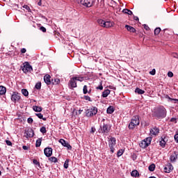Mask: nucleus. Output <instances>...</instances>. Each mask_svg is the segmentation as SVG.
Masks as SVG:
<instances>
[{
	"mask_svg": "<svg viewBox=\"0 0 178 178\" xmlns=\"http://www.w3.org/2000/svg\"><path fill=\"white\" fill-rule=\"evenodd\" d=\"M70 88H76L77 87V80L74 76L70 79L69 82Z\"/></svg>",
	"mask_w": 178,
	"mask_h": 178,
	"instance_id": "9",
	"label": "nucleus"
},
{
	"mask_svg": "<svg viewBox=\"0 0 178 178\" xmlns=\"http://www.w3.org/2000/svg\"><path fill=\"white\" fill-rule=\"evenodd\" d=\"M40 30H41V31H42V33H47V29H45V27H44V26H41L40 28Z\"/></svg>",
	"mask_w": 178,
	"mask_h": 178,
	"instance_id": "49",
	"label": "nucleus"
},
{
	"mask_svg": "<svg viewBox=\"0 0 178 178\" xmlns=\"http://www.w3.org/2000/svg\"><path fill=\"white\" fill-rule=\"evenodd\" d=\"M140 124V116L135 115L134 116L131 122L128 126L129 130H134L135 127L136 126H138Z\"/></svg>",
	"mask_w": 178,
	"mask_h": 178,
	"instance_id": "2",
	"label": "nucleus"
},
{
	"mask_svg": "<svg viewBox=\"0 0 178 178\" xmlns=\"http://www.w3.org/2000/svg\"><path fill=\"white\" fill-rule=\"evenodd\" d=\"M123 149H120L117 153L118 156H122L123 155Z\"/></svg>",
	"mask_w": 178,
	"mask_h": 178,
	"instance_id": "46",
	"label": "nucleus"
},
{
	"mask_svg": "<svg viewBox=\"0 0 178 178\" xmlns=\"http://www.w3.org/2000/svg\"><path fill=\"white\" fill-rule=\"evenodd\" d=\"M122 13H124L125 15H129V16H131L133 15V12L129 9H124L122 10Z\"/></svg>",
	"mask_w": 178,
	"mask_h": 178,
	"instance_id": "24",
	"label": "nucleus"
},
{
	"mask_svg": "<svg viewBox=\"0 0 178 178\" xmlns=\"http://www.w3.org/2000/svg\"><path fill=\"white\" fill-rule=\"evenodd\" d=\"M143 140L145 141V143H147L149 145H151V141H152V138L148 137V138H146Z\"/></svg>",
	"mask_w": 178,
	"mask_h": 178,
	"instance_id": "34",
	"label": "nucleus"
},
{
	"mask_svg": "<svg viewBox=\"0 0 178 178\" xmlns=\"http://www.w3.org/2000/svg\"><path fill=\"white\" fill-rule=\"evenodd\" d=\"M143 27H144L145 30H147V31H148V30H149V26H148V25H147V24H144Z\"/></svg>",
	"mask_w": 178,
	"mask_h": 178,
	"instance_id": "51",
	"label": "nucleus"
},
{
	"mask_svg": "<svg viewBox=\"0 0 178 178\" xmlns=\"http://www.w3.org/2000/svg\"><path fill=\"white\" fill-rule=\"evenodd\" d=\"M153 118L163 119L166 118V108L163 106L156 107L152 113Z\"/></svg>",
	"mask_w": 178,
	"mask_h": 178,
	"instance_id": "1",
	"label": "nucleus"
},
{
	"mask_svg": "<svg viewBox=\"0 0 178 178\" xmlns=\"http://www.w3.org/2000/svg\"><path fill=\"white\" fill-rule=\"evenodd\" d=\"M33 162L34 165H36V166L41 169V165L40 164V161H38L37 159H33Z\"/></svg>",
	"mask_w": 178,
	"mask_h": 178,
	"instance_id": "36",
	"label": "nucleus"
},
{
	"mask_svg": "<svg viewBox=\"0 0 178 178\" xmlns=\"http://www.w3.org/2000/svg\"><path fill=\"white\" fill-rule=\"evenodd\" d=\"M107 113H108L109 115H112V113L113 112H115V108H113V106H110L106 111Z\"/></svg>",
	"mask_w": 178,
	"mask_h": 178,
	"instance_id": "22",
	"label": "nucleus"
},
{
	"mask_svg": "<svg viewBox=\"0 0 178 178\" xmlns=\"http://www.w3.org/2000/svg\"><path fill=\"white\" fill-rule=\"evenodd\" d=\"M83 99H86V101H89V102H92V100L91 99V97H90V96H83Z\"/></svg>",
	"mask_w": 178,
	"mask_h": 178,
	"instance_id": "43",
	"label": "nucleus"
},
{
	"mask_svg": "<svg viewBox=\"0 0 178 178\" xmlns=\"http://www.w3.org/2000/svg\"><path fill=\"white\" fill-rule=\"evenodd\" d=\"M60 83V80L58 78L51 79V83L52 84H59Z\"/></svg>",
	"mask_w": 178,
	"mask_h": 178,
	"instance_id": "30",
	"label": "nucleus"
},
{
	"mask_svg": "<svg viewBox=\"0 0 178 178\" xmlns=\"http://www.w3.org/2000/svg\"><path fill=\"white\" fill-rule=\"evenodd\" d=\"M33 110L35 112H42V107L38 106H33Z\"/></svg>",
	"mask_w": 178,
	"mask_h": 178,
	"instance_id": "21",
	"label": "nucleus"
},
{
	"mask_svg": "<svg viewBox=\"0 0 178 178\" xmlns=\"http://www.w3.org/2000/svg\"><path fill=\"white\" fill-rule=\"evenodd\" d=\"M161 140H163L164 141V143H168V141L169 140V137L163 136H161Z\"/></svg>",
	"mask_w": 178,
	"mask_h": 178,
	"instance_id": "40",
	"label": "nucleus"
},
{
	"mask_svg": "<svg viewBox=\"0 0 178 178\" xmlns=\"http://www.w3.org/2000/svg\"><path fill=\"white\" fill-rule=\"evenodd\" d=\"M96 90H104V86H102V81L100 82V85L96 88Z\"/></svg>",
	"mask_w": 178,
	"mask_h": 178,
	"instance_id": "47",
	"label": "nucleus"
},
{
	"mask_svg": "<svg viewBox=\"0 0 178 178\" xmlns=\"http://www.w3.org/2000/svg\"><path fill=\"white\" fill-rule=\"evenodd\" d=\"M81 3L86 8H91L95 3V0H81Z\"/></svg>",
	"mask_w": 178,
	"mask_h": 178,
	"instance_id": "6",
	"label": "nucleus"
},
{
	"mask_svg": "<svg viewBox=\"0 0 178 178\" xmlns=\"http://www.w3.org/2000/svg\"><path fill=\"white\" fill-rule=\"evenodd\" d=\"M159 145L160 147H162V148H165V146L166 145V142L165 140H163V139H161L159 141Z\"/></svg>",
	"mask_w": 178,
	"mask_h": 178,
	"instance_id": "31",
	"label": "nucleus"
},
{
	"mask_svg": "<svg viewBox=\"0 0 178 178\" xmlns=\"http://www.w3.org/2000/svg\"><path fill=\"white\" fill-rule=\"evenodd\" d=\"M22 8H24V9H26V10H28V12H31V10L30 9V6L27 5H24Z\"/></svg>",
	"mask_w": 178,
	"mask_h": 178,
	"instance_id": "45",
	"label": "nucleus"
},
{
	"mask_svg": "<svg viewBox=\"0 0 178 178\" xmlns=\"http://www.w3.org/2000/svg\"><path fill=\"white\" fill-rule=\"evenodd\" d=\"M165 173H170L173 170V165L171 163H168L163 168Z\"/></svg>",
	"mask_w": 178,
	"mask_h": 178,
	"instance_id": "13",
	"label": "nucleus"
},
{
	"mask_svg": "<svg viewBox=\"0 0 178 178\" xmlns=\"http://www.w3.org/2000/svg\"><path fill=\"white\" fill-rule=\"evenodd\" d=\"M6 94V88L3 86H0V95H5Z\"/></svg>",
	"mask_w": 178,
	"mask_h": 178,
	"instance_id": "19",
	"label": "nucleus"
},
{
	"mask_svg": "<svg viewBox=\"0 0 178 178\" xmlns=\"http://www.w3.org/2000/svg\"><path fill=\"white\" fill-rule=\"evenodd\" d=\"M35 115L38 116L39 119H42V120L44 121L47 120V118H44V115L41 113H35Z\"/></svg>",
	"mask_w": 178,
	"mask_h": 178,
	"instance_id": "29",
	"label": "nucleus"
},
{
	"mask_svg": "<svg viewBox=\"0 0 178 178\" xmlns=\"http://www.w3.org/2000/svg\"><path fill=\"white\" fill-rule=\"evenodd\" d=\"M133 161H136L137 159V155L136 154H132Z\"/></svg>",
	"mask_w": 178,
	"mask_h": 178,
	"instance_id": "55",
	"label": "nucleus"
},
{
	"mask_svg": "<svg viewBox=\"0 0 178 178\" xmlns=\"http://www.w3.org/2000/svg\"><path fill=\"white\" fill-rule=\"evenodd\" d=\"M40 131V133H42V134H45V133H47V128L45 127H42Z\"/></svg>",
	"mask_w": 178,
	"mask_h": 178,
	"instance_id": "39",
	"label": "nucleus"
},
{
	"mask_svg": "<svg viewBox=\"0 0 178 178\" xmlns=\"http://www.w3.org/2000/svg\"><path fill=\"white\" fill-rule=\"evenodd\" d=\"M76 81H83L84 80V77L83 76H74Z\"/></svg>",
	"mask_w": 178,
	"mask_h": 178,
	"instance_id": "42",
	"label": "nucleus"
},
{
	"mask_svg": "<svg viewBox=\"0 0 178 178\" xmlns=\"http://www.w3.org/2000/svg\"><path fill=\"white\" fill-rule=\"evenodd\" d=\"M20 93L17 92H14L11 96V100L15 103L19 102V101H20Z\"/></svg>",
	"mask_w": 178,
	"mask_h": 178,
	"instance_id": "8",
	"label": "nucleus"
},
{
	"mask_svg": "<svg viewBox=\"0 0 178 178\" xmlns=\"http://www.w3.org/2000/svg\"><path fill=\"white\" fill-rule=\"evenodd\" d=\"M149 170L150 172H154V170H155V164H151L149 166Z\"/></svg>",
	"mask_w": 178,
	"mask_h": 178,
	"instance_id": "37",
	"label": "nucleus"
},
{
	"mask_svg": "<svg viewBox=\"0 0 178 178\" xmlns=\"http://www.w3.org/2000/svg\"><path fill=\"white\" fill-rule=\"evenodd\" d=\"M22 94H23L24 97H29V91L27 90V89H22Z\"/></svg>",
	"mask_w": 178,
	"mask_h": 178,
	"instance_id": "33",
	"label": "nucleus"
},
{
	"mask_svg": "<svg viewBox=\"0 0 178 178\" xmlns=\"http://www.w3.org/2000/svg\"><path fill=\"white\" fill-rule=\"evenodd\" d=\"M88 94H91V89H90L89 91H88Z\"/></svg>",
	"mask_w": 178,
	"mask_h": 178,
	"instance_id": "63",
	"label": "nucleus"
},
{
	"mask_svg": "<svg viewBox=\"0 0 178 178\" xmlns=\"http://www.w3.org/2000/svg\"><path fill=\"white\" fill-rule=\"evenodd\" d=\"M113 26V24L109 21L104 22V27H106V29H109V27H112Z\"/></svg>",
	"mask_w": 178,
	"mask_h": 178,
	"instance_id": "25",
	"label": "nucleus"
},
{
	"mask_svg": "<svg viewBox=\"0 0 178 178\" xmlns=\"http://www.w3.org/2000/svg\"><path fill=\"white\" fill-rule=\"evenodd\" d=\"M49 161H50V162H54V163H56V162H58V159L55 156H52L49 158Z\"/></svg>",
	"mask_w": 178,
	"mask_h": 178,
	"instance_id": "32",
	"label": "nucleus"
},
{
	"mask_svg": "<svg viewBox=\"0 0 178 178\" xmlns=\"http://www.w3.org/2000/svg\"><path fill=\"white\" fill-rule=\"evenodd\" d=\"M27 52V50L25 48L21 49V54H26Z\"/></svg>",
	"mask_w": 178,
	"mask_h": 178,
	"instance_id": "54",
	"label": "nucleus"
},
{
	"mask_svg": "<svg viewBox=\"0 0 178 178\" xmlns=\"http://www.w3.org/2000/svg\"><path fill=\"white\" fill-rule=\"evenodd\" d=\"M95 131H96L95 127H92L91 128L90 133H95Z\"/></svg>",
	"mask_w": 178,
	"mask_h": 178,
	"instance_id": "58",
	"label": "nucleus"
},
{
	"mask_svg": "<svg viewBox=\"0 0 178 178\" xmlns=\"http://www.w3.org/2000/svg\"><path fill=\"white\" fill-rule=\"evenodd\" d=\"M97 23L102 27H104V26L105 25V21L102 19H97Z\"/></svg>",
	"mask_w": 178,
	"mask_h": 178,
	"instance_id": "27",
	"label": "nucleus"
},
{
	"mask_svg": "<svg viewBox=\"0 0 178 178\" xmlns=\"http://www.w3.org/2000/svg\"><path fill=\"white\" fill-rule=\"evenodd\" d=\"M7 145L12 146V142L10 140H6Z\"/></svg>",
	"mask_w": 178,
	"mask_h": 178,
	"instance_id": "52",
	"label": "nucleus"
},
{
	"mask_svg": "<svg viewBox=\"0 0 178 178\" xmlns=\"http://www.w3.org/2000/svg\"><path fill=\"white\" fill-rule=\"evenodd\" d=\"M131 175L132 177H138V176H140V173L136 170H134L131 172Z\"/></svg>",
	"mask_w": 178,
	"mask_h": 178,
	"instance_id": "23",
	"label": "nucleus"
},
{
	"mask_svg": "<svg viewBox=\"0 0 178 178\" xmlns=\"http://www.w3.org/2000/svg\"><path fill=\"white\" fill-rule=\"evenodd\" d=\"M35 88H36V90H41V82L37 83L35 86Z\"/></svg>",
	"mask_w": 178,
	"mask_h": 178,
	"instance_id": "41",
	"label": "nucleus"
},
{
	"mask_svg": "<svg viewBox=\"0 0 178 178\" xmlns=\"http://www.w3.org/2000/svg\"><path fill=\"white\" fill-rule=\"evenodd\" d=\"M149 73L152 74V76H154L155 73H156V71L155 69H153Z\"/></svg>",
	"mask_w": 178,
	"mask_h": 178,
	"instance_id": "50",
	"label": "nucleus"
},
{
	"mask_svg": "<svg viewBox=\"0 0 178 178\" xmlns=\"http://www.w3.org/2000/svg\"><path fill=\"white\" fill-rule=\"evenodd\" d=\"M58 142L62 145L63 147H66L67 149H72V145H70L69 143L66 142L65 139L61 138L58 140Z\"/></svg>",
	"mask_w": 178,
	"mask_h": 178,
	"instance_id": "11",
	"label": "nucleus"
},
{
	"mask_svg": "<svg viewBox=\"0 0 178 178\" xmlns=\"http://www.w3.org/2000/svg\"><path fill=\"white\" fill-rule=\"evenodd\" d=\"M27 122H28V123H29V124H32L33 122V118H29L27 120Z\"/></svg>",
	"mask_w": 178,
	"mask_h": 178,
	"instance_id": "48",
	"label": "nucleus"
},
{
	"mask_svg": "<svg viewBox=\"0 0 178 178\" xmlns=\"http://www.w3.org/2000/svg\"><path fill=\"white\" fill-rule=\"evenodd\" d=\"M42 142V138H38L36 140L35 147L38 148V147H41V143Z\"/></svg>",
	"mask_w": 178,
	"mask_h": 178,
	"instance_id": "28",
	"label": "nucleus"
},
{
	"mask_svg": "<svg viewBox=\"0 0 178 178\" xmlns=\"http://www.w3.org/2000/svg\"><path fill=\"white\" fill-rule=\"evenodd\" d=\"M52 148L51 147H45L44 149V154L45 156L49 158V156H52Z\"/></svg>",
	"mask_w": 178,
	"mask_h": 178,
	"instance_id": "12",
	"label": "nucleus"
},
{
	"mask_svg": "<svg viewBox=\"0 0 178 178\" xmlns=\"http://www.w3.org/2000/svg\"><path fill=\"white\" fill-rule=\"evenodd\" d=\"M168 77H173V72H168Z\"/></svg>",
	"mask_w": 178,
	"mask_h": 178,
	"instance_id": "56",
	"label": "nucleus"
},
{
	"mask_svg": "<svg viewBox=\"0 0 178 178\" xmlns=\"http://www.w3.org/2000/svg\"><path fill=\"white\" fill-rule=\"evenodd\" d=\"M109 94H111V90H104V92H102V97L103 98H106V97H108Z\"/></svg>",
	"mask_w": 178,
	"mask_h": 178,
	"instance_id": "18",
	"label": "nucleus"
},
{
	"mask_svg": "<svg viewBox=\"0 0 178 178\" xmlns=\"http://www.w3.org/2000/svg\"><path fill=\"white\" fill-rule=\"evenodd\" d=\"M116 145V138L111 137L108 141V147L111 149V152L113 154L115 152V146Z\"/></svg>",
	"mask_w": 178,
	"mask_h": 178,
	"instance_id": "5",
	"label": "nucleus"
},
{
	"mask_svg": "<svg viewBox=\"0 0 178 178\" xmlns=\"http://www.w3.org/2000/svg\"><path fill=\"white\" fill-rule=\"evenodd\" d=\"M69 168V159H67L64 163V168L67 169Z\"/></svg>",
	"mask_w": 178,
	"mask_h": 178,
	"instance_id": "44",
	"label": "nucleus"
},
{
	"mask_svg": "<svg viewBox=\"0 0 178 178\" xmlns=\"http://www.w3.org/2000/svg\"><path fill=\"white\" fill-rule=\"evenodd\" d=\"M21 69L24 73H29V72H33V67L28 62L25 63V65L23 67H21Z\"/></svg>",
	"mask_w": 178,
	"mask_h": 178,
	"instance_id": "7",
	"label": "nucleus"
},
{
	"mask_svg": "<svg viewBox=\"0 0 178 178\" xmlns=\"http://www.w3.org/2000/svg\"><path fill=\"white\" fill-rule=\"evenodd\" d=\"M83 94H88V87L87 86V85H85L83 86Z\"/></svg>",
	"mask_w": 178,
	"mask_h": 178,
	"instance_id": "38",
	"label": "nucleus"
},
{
	"mask_svg": "<svg viewBox=\"0 0 178 178\" xmlns=\"http://www.w3.org/2000/svg\"><path fill=\"white\" fill-rule=\"evenodd\" d=\"M170 122H172L174 123H177V119L175 118H171Z\"/></svg>",
	"mask_w": 178,
	"mask_h": 178,
	"instance_id": "53",
	"label": "nucleus"
},
{
	"mask_svg": "<svg viewBox=\"0 0 178 178\" xmlns=\"http://www.w3.org/2000/svg\"><path fill=\"white\" fill-rule=\"evenodd\" d=\"M82 112H83V110H79V115H81V113H82Z\"/></svg>",
	"mask_w": 178,
	"mask_h": 178,
	"instance_id": "62",
	"label": "nucleus"
},
{
	"mask_svg": "<svg viewBox=\"0 0 178 178\" xmlns=\"http://www.w3.org/2000/svg\"><path fill=\"white\" fill-rule=\"evenodd\" d=\"M149 178H156V177H149Z\"/></svg>",
	"mask_w": 178,
	"mask_h": 178,
	"instance_id": "64",
	"label": "nucleus"
},
{
	"mask_svg": "<svg viewBox=\"0 0 178 178\" xmlns=\"http://www.w3.org/2000/svg\"><path fill=\"white\" fill-rule=\"evenodd\" d=\"M38 5L39 6H41V5H42L41 0H40V1L38 3Z\"/></svg>",
	"mask_w": 178,
	"mask_h": 178,
	"instance_id": "61",
	"label": "nucleus"
},
{
	"mask_svg": "<svg viewBox=\"0 0 178 178\" xmlns=\"http://www.w3.org/2000/svg\"><path fill=\"white\" fill-rule=\"evenodd\" d=\"M135 92H137L140 95H142V94H145V91L143 90L142 89H140L139 88H136L135 90Z\"/></svg>",
	"mask_w": 178,
	"mask_h": 178,
	"instance_id": "26",
	"label": "nucleus"
},
{
	"mask_svg": "<svg viewBox=\"0 0 178 178\" xmlns=\"http://www.w3.org/2000/svg\"><path fill=\"white\" fill-rule=\"evenodd\" d=\"M140 148H147L149 145L145 142V140H142L141 143L139 144Z\"/></svg>",
	"mask_w": 178,
	"mask_h": 178,
	"instance_id": "20",
	"label": "nucleus"
},
{
	"mask_svg": "<svg viewBox=\"0 0 178 178\" xmlns=\"http://www.w3.org/2000/svg\"><path fill=\"white\" fill-rule=\"evenodd\" d=\"M103 124L100 126L101 131L105 136H108L109 134V131H111V127L109 125L108 122H105V119L102 120Z\"/></svg>",
	"mask_w": 178,
	"mask_h": 178,
	"instance_id": "3",
	"label": "nucleus"
},
{
	"mask_svg": "<svg viewBox=\"0 0 178 178\" xmlns=\"http://www.w3.org/2000/svg\"><path fill=\"white\" fill-rule=\"evenodd\" d=\"M25 134L26 135V138H33L34 137V130L29 129L28 131H25Z\"/></svg>",
	"mask_w": 178,
	"mask_h": 178,
	"instance_id": "14",
	"label": "nucleus"
},
{
	"mask_svg": "<svg viewBox=\"0 0 178 178\" xmlns=\"http://www.w3.org/2000/svg\"><path fill=\"white\" fill-rule=\"evenodd\" d=\"M165 98H168L170 101H175V99H176L171 98L170 97H169V95H166Z\"/></svg>",
	"mask_w": 178,
	"mask_h": 178,
	"instance_id": "57",
	"label": "nucleus"
},
{
	"mask_svg": "<svg viewBox=\"0 0 178 178\" xmlns=\"http://www.w3.org/2000/svg\"><path fill=\"white\" fill-rule=\"evenodd\" d=\"M22 149H24L25 151H27V149H29V147L24 145L22 146Z\"/></svg>",
	"mask_w": 178,
	"mask_h": 178,
	"instance_id": "59",
	"label": "nucleus"
},
{
	"mask_svg": "<svg viewBox=\"0 0 178 178\" xmlns=\"http://www.w3.org/2000/svg\"><path fill=\"white\" fill-rule=\"evenodd\" d=\"M134 20H136V22H138V20H139L138 17L134 16Z\"/></svg>",
	"mask_w": 178,
	"mask_h": 178,
	"instance_id": "60",
	"label": "nucleus"
},
{
	"mask_svg": "<svg viewBox=\"0 0 178 178\" xmlns=\"http://www.w3.org/2000/svg\"><path fill=\"white\" fill-rule=\"evenodd\" d=\"M150 134L152 136H158L159 134V128L154 127L150 129Z\"/></svg>",
	"mask_w": 178,
	"mask_h": 178,
	"instance_id": "15",
	"label": "nucleus"
},
{
	"mask_svg": "<svg viewBox=\"0 0 178 178\" xmlns=\"http://www.w3.org/2000/svg\"><path fill=\"white\" fill-rule=\"evenodd\" d=\"M178 158V152L174 151L172 152L170 156V161L172 162V163L176 162V160Z\"/></svg>",
	"mask_w": 178,
	"mask_h": 178,
	"instance_id": "10",
	"label": "nucleus"
},
{
	"mask_svg": "<svg viewBox=\"0 0 178 178\" xmlns=\"http://www.w3.org/2000/svg\"><path fill=\"white\" fill-rule=\"evenodd\" d=\"M44 81L47 84V86H49V84L52 83V81H51V76L49 74H46L44 76Z\"/></svg>",
	"mask_w": 178,
	"mask_h": 178,
	"instance_id": "16",
	"label": "nucleus"
},
{
	"mask_svg": "<svg viewBox=\"0 0 178 178\" xmlns=\"http://www.w3.org/2000/svg\"><path fill=\"white\" fill-rule=\"evenodd\" d=\"M159 33H161V29L159 27H157L154 29V35H159Z\"/></svg>",
	"mask_w": 178,
	"mask_h": 178,
	"instance_id": "35",
	"label": "nucleus"
},
{
	"mask_svg": "<svg viewBox=\"0 0 178 178\" xmlns=\"http://www.w3.org/2000/svg\"><path fill=\"white\" fill-rule=\"evenodd\" d=\"M85 113L87 118H92V116H95L98 113V108L91 106L90 108L86 110Z\"/></svg>",
	"mask_w": 178,
	"mask_h": 178,
	"instance_id": "4",
	"label": "nucleus"
},
{
	"mask_svg": "<svg viewBox=\"0 0 178 178\" xmlns=\"http://www.w3.org/2000/svg\"><path fill=\"white\" fill-rule=\"evenodd\" d=\"M125 29H127L128 31H130V33H136V31H137L134 27L130 25H125Z\"/></svg>",
	"mask_w": 178,
	"mask_h": 178,
	"instance_id": "17",
	"label": "nucleus"
}]
</instances>
